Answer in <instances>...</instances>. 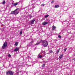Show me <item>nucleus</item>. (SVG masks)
<instances>
[{
  "label": "nucleus",
  "mask_w": 75,
  "mask_h": 75,
  "mask_svg": "<svg viewBox=\"0 0 75 75\" xmlns=\"http://www.w3.org/2000/svg\"><path fill=\"white\" fill-rule=\"evenodd\" d=\"M48 45V42L45 41L43 40L42 42V45L44 46L45 47H47V45Z\"/></svg>",
  "instance_id": "obj_1"
},
{
  "label": "nucleus",
  "mask_w": 75,
  "mask_h": 75,
  "mask_svg": "<svg viewBox=\"0 0 75 75\" xmlns=\"http://www.w3.org/2000/svg\"><path fill=\"white\" fill-rule=\"evenodd\" d=\"M14 74V72L12 71H8L6 72V75H8V74L9 75H13Z\"/></svg>",
  "instance_id": "obj_2"
},
{
  "label": "nucleus",
  "mask_w": 75,
  "mask_h": 75,
  "mask_svg": "<svg viewBox=\"0 0 75 75\" xmlns=\"http://www.w3.org/2000/svg\"><path fill=\"white\" fill-rule=\"evenodd\" d=\"M7 46V43L5 42L2 46V49H4Z\"/></svg>",
  "instance_id": "obj_3"
},
{
  "label": "nucleus",
  "mask_w": 75,
  "mask_h": 75,
  "mask_svg": "<svg viewBox=\"0 0 75 75\" xmlns=\"http://www.w3.org/2000/svg\"><path fill=\"white\" fill-rule=\"evenodd\" d=\"M48 24V22H44L42 23V24L43 25H46V24Z\"/></svg>",
  "instance_id": "obj_4"
},
{
  "label": "nucleus",
  "mask_w": 75,
  "mask_h": 75,
  "mask_svg": "<svg viewBox=\"0 0 75 75\" xmlns=\"http://www.w3.org/2000/svg\"><path fill=\"white\" fill-rule=\"evenodd\" d=\"M35 21V19H33L31 21V24H34V21Z\"/></svg>",
  "instance_id": "obj_5"
},
{
  "label": "nucleus",
  "mask_w": 75,
  "mask_h": 75,
  "mask_svg": "<svg viewBox=\"0 0 75 75\" xmlns=\"http://www.w3.org/2000/svg\"><path fill=\"white\" fill-rule=\"evenodd\" d=\"M19 47H16V48L15 49L14 51H18L19 50Z\"/></svg>",
  "instance_id": "obj_6"
},
{
  "label": "nucleus",
  "mask_w": 75,
  "mask_h": 75,
  "mask_svg": "<svg viewBox=\"0 0 75 75\" xmlns=\"http://www.w3.org/2000/svg\"><path fill=\"white\" fill-rule=\"evenodd\" d=\"M12 4L13 5V6H17V5L18 4V3L16 2L15 3H13V4L12 3Z\"/></svg>",
  "instance_id": "obj_7"
},
{
  "label": "nucleus",
  "mask_w": 75,
  "mask_h": 75,
  "mask_svg": "<svg viewBox=\"0 0 75 75\" xmlns=\"http://www.w3.org/2000/svg\"><path fill=\"white\" fill-rule=\"evenodd\" d=\"M57 27H55V26H52V29L53 30H56Z\"/></svg>",
  "instance_id": "obj_8"
},
{
  "label": "nucleus",
  "mask_w": 75,
  "mask_h": 75,
  "mask_svg": "<svg viewBox=\"0 0 75 75\" xmlns=\"http://www.w3.org/2000/svg\"><path fill=\"white\" fill-rule=\"evenodd\" d=\"M63 55H64L63 54H60L59 57V58H60V59H61V58H62V57H63Z\"/></svg>",
  "instance_id": "obj_9"
},
{
  "label": "nucleus",
  "mask_w": 75,
  "mask_h": 75,
  "mask_svg": "<svg viewBox=\"0 0 75 75\" xmlns=\"http://www.w3.org/2000/svg\"><path fill=\"white\" fill-rule=\"evenodd\" d=\"M42 41V40H41L40 42H38L35 45H39L40 43H41V42Z\"/></svg>",
  "instance_id": "obj_10"
},
{
  "label": "nucleus",
  "mask_w": 75,
  "mask_h": 75,
  "mask_svg": "<svg viewBox=\"0 0 75 75\" xmlns=\"http://www.w3.org/2000/svg\"><path fill=\"white\" fill-rule=\"evenodd\" d=\"M15 11H11V14H15Z\"/></svg>",
  "instance_id": "obj_11"
},
{
  "label": "nucleus",
  "mask_w": 75,
  "mask_h": 75,
  "mask_svg": "<svg viewBox=\"0 0 75 75\" xmlns=\"http://www.w3.org/2000/svg\"><path fill=\"white\" fill-rule=\"evenodd\" d=\"M59 6L58 5H56L54 6V8H58V7H59Z\"/></svg>",
  "instance_id": "obj_12"
},
{
  "label": "nucleus",
  "mask_w": 75,
  "mask_h": 75,
  "mask_svg": "<svg viewBox=\"0 0 75 75\" xmlns=\"http://www.w3.org/2000/svg\"><path fill=\"white\" fill-rule=\"evenodd\" d=\"M38 56L39 58H42V56H41V54H40V53L38 54Z\"/></svg>",
  "instance_id": "obj_13"
},
{
  "label": "nucleus",
  "mask_w": 75,
  "mask_h": 75,
  "mask_svg": "<svg viewBox=\"0 0 75 75\" xmlns=\"http://www.w3.org/2000/svg\"><path fill=\"white\" fill-rule=\"evenodd\" d=\"M2 3L3 4H4L6 3V1L4 0L3 1Z\"/></svg>",
  "instance_id": "obj_14"
},
{
  "label": "nucleus",
  "mask_w": 75,
  "mask_h": 75,
  "mask_svg": "<svg viewBox=\"0 0 75 75\" xmlns=\"http://www.w3.org/2000/svg\"><path fill=\"white\" fill-rule=\"evenodd\" d=\"M20 35H21V34H23V30H21L20 31Z\"/></svg>",
  "instance_id": "obj_15"
},
{
  "label": "nucleus",
  "mask_w": 75,
  "mask_h": 75,
  "mask_svg": "<svg viewBox=\"0 0 75 75\" xmlns=\"http://www.w3.org/2000/svg\"><path fill=\"white\" fill-rule=\"evenodd\" d=\"M19 13V12H16L15 13V15H17V14H18Z\"/></svg>",
  "instance_id": "obj_16"
},
{
  "label": "nucleus",
  "mask_w": 75,
  "mask_h": 75,
  "mask_svg": "<svg viewBox=\"0 0 75 75\" xmlns=\"http://www.w3.org/2000/svg\"><path fill=\"white\" fill-rule=\"evenodd\" d=\"M15 45H16V46H17L18 45V42H16L15 44Z\"/></svg>",
  "instance_id": "obj_17"
},
{
  "label": "nucleus",
  "mask_w": 75,
  "mask_h": 75,
  "mask_svg": "<svg viewBox=\"0 0 75 75\" xmlns=\"http://www.w3.org/2000/svg\"><path fill=\"white\" fill-rule=\"evenodd\" d=\"M59 52V50H57L56 52L57 54H58V52Z\"/></svg>",
  "instance_id": "obj_18"
},
{
  "label": "nucleus",
  "mask_w": 75,
  "mask_h": 75,
  "mask_svg": "<svg viewBox=\"0 0 75 75\" xmlns=\"http://www.w3.org/2000/svg\"><path fill=\"white\" fill-rule=\"evenodd\" d=\"M49 16V15H46L45 16V18H47V17H48Z\"/></svg>",
  "instance_id": "obj_19"
},
{
  "label": "nucleus",
  "mask_w": 75,
  "mask_h": 75,
  "mask_svg": "<svg viewBox=\"0 0 75 75\" xmlns=\"http://www.w3.org/2000/svg\"><path fill=\"white\" fill-rule=\"evenodd\" d=\"M20 9L18 8H17L16 9L15 11H17L18 10H19Z\"/></svg>",
  "instance_id": "obj_20"
},
{
  "label": "nucleus",
  "mask_w": 75,
  "mask_h": 75,
  "mask_svg": "<svg viewBox=\"0 0 75 75\" xmlns=\"http://www.w3.org/2000/svg\"><path fill=\"white\" fill-rule=\"evenodd\" d=\"M67 48L64 49V52H65V51H67Z\"/></svg>",
  "instance_id": "obj_21"
},
{
  "label": "nucleus",
  "mask_w": 75,
  "mask_h": 75,
  "mask_svg": "<svg viewBox=\"0 0 75 75\" xmlns=\"http://www.w3.org/2000/svg\"><path fill=\"white\" fill-rule=\"evenodd\" d=\"M41 6H42V7H44V6H45V5L44 4H41Z\"/></svg>",
  "instance_id": "obj_22"
},
{
  "label": "nucleus",
  "mask_w": 75,
  "mask_h": 75,
  "mask_svg": "<svg viewBox=\"0 0 75 75\" xmlns=\"http://www.w3.org/2000/svg\"><path fill=\"white\" fill-rule=\"evenodd\" d=\"M49 52H50V53H52V52H53V51L52 50H51L49 51Z\"/></svg>",
  "instance_id": "obj_23"
},
{
  "label": "nucleus",
  "mask_w": 75,
  "mask_h": 75,
  "mask_svg": "<svg viewBox=\"0 0 75 75\" xmlns=\"http://www.w3.org/2000/svg\"><path fill=\"white\" fill-rule=\"evenodd\" d=\"M52 3H54V0H53L51 1Z\"/></svg>",
  "instance_id": "obj_24"
},
{
  "label": "nucleus",
  "mask_w": 75,
  "mask_h": 75,
  "mask_svg": "<svg viewBox=\"0 0 75 75\" xmlns=\"http://www.w3.org/2000/svg\"><path fill=\"white\" fill-rule=\"evenodd\" d=\"M42 67H45V64H44L42 66Z\"/></svg>",
  "instance_id": "obj_25"
},
{
  "label": "nucleus",
  "mask_w": 75,
  "mask_h": 75,
  "mask_svg": "<svg viewBox=\"0 0 75 75\" xmlns=\"http://www.w3.org/2000/svg\"><path fill=\"white\" fill-rule=\"evenodd\" d=\"M58 38H61V36L60 35H59L58 36Z\"/></svg>",
  "instance_id": "obj_26"
},
{
  "label": "nucleus",
  "mask_w": 75,
  "mask_h": 75,
  "mask_svg": "<svg viewBox=\"0 0 75 75\" xmlns=\"http://www.w3.org/2000/svg\"><path fill=\"white\" fill-rule=\"evenodd\" d=\"M8 57H11V55L9 54L8 55Z\"/></svg>",
  "instance_id": "obj_27"
},
{
  "label": "nucleus",
  "mask_w": 75,
  "mask_h": 75,
  "mask_svg": "<svg viewBox=\"0 0 75 75\" xmlns=\"http://www.w3.org/2000/svg\"><path fill=\"white\" fill-rule=\"evenodd\" d=\"M30 18H31V17H32V16H30Z\"/></svg>",
  "instance_id": "obj_28"
},
{
  "label": "nucleus",
  "mask_w": 75,
  "mask_h": 75,
  "mask_svg": "<svg viewBox=\"0 0 75 75\" xmlns=\"http://www.w3.org/2000/svg\"><path fill=\"white\" fill-rule=\"evenodd\" d=\"M74 61H75V59H74Z\"/></svg>",
  "instance_id": "obj_29"
}]
</instances>
